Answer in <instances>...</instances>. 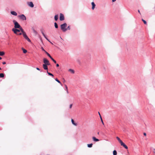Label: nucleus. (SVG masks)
<instances>
[{"mask_svg": "<svg viewBox=\"0 0 155 155\" xmlns=\"http://www.w3.org/2000/svg\"><path fill=\"white\" fill-rule=\"evenodd\" d=\"M36 69H37V70H39H39H40V69H39V68H36Z\"/></svg>", "mask_w": 155, "mask_h": 155, "instance_id": "obj_41", "label": "nucleus"}, {"mask_svg": "<svg viewBox=\"0 0 155 155\" xmlns=\"http://www.w3.org/2000/svg\"><path fill=\"white\" fill-rule=\"evenodd\" d=\"M53 61L54 62V63H56V61L55 60H54Z\"/></svg>", "mask_w": 155, "mask_h": 155, "instance_id": "obj_38", "label": "nucleus"}, {"mask_svg": "<svg viewBox=\"0 0 155 155\" xmlns=\"http://www.w3.org/2000/svg\"><path fill=\"white\" fill-rule=\"evenodd\" d=\"M91 5H92V10H94L95 6V4L94 2H93L91 3Z\"/></svg>", "mask_w": 155, "mask_h": 155, "instance_id": "obj_14", "label": "nucleus"}, {"mask_svg": "<svg viewBox=\"0 0 155 155\" xmlns=\"http://www.w3.org/2000/svg\"><path fill=\"white\" fill-rule=\"evenodd\" d=\"M12 30L14 32V33L16 35L18 34V33L20 32V30L19 29H15V28H12Z\"/></svg>", "mask_w": 155, "mask_h": 155, "instance_id": "obj_3", "label": "nucleus"}, {"mask_svg": "<svg viewBox=\"0 0 155 155\" xmlns=\"http://www.w3.org/2000/svg\"><path fill=\"white\" fill-rule=\"evenodd\" d=\"M67 29H67H68V30H70V27L69 26H68V27H67V28H66Z\"/></svg>", "mask_w": 155, "mask_h": 155, "instance_id": "obj_34", "label": "nucleus"}, {"mask_svg": "<svg viewBox=\"0 0 155 155\" xmlns=\"http://www.w3.org/2000/svg\"><path fill=\"white\" fill-rule=\"evenodd\" d=\"M100 118H101V122H102V124H104V122H103V120H102V119L101 117V116H100Z\"/></svg>", "mask_w": 155, "mask_h": 155, "instance_id": "obj_32", "label": "nucleus"}, {"mask_svg": "<svg viewBox=\"0 0 155 155\" xmlns=\"http://www.w3.org/2000/svg\"><path fill=\"white\" fill-rule=\"evenodd\" d=\"M58 19V15H56L54 16V19L55 21H57Z\"/></svg>", "mask_w": 155, "mask_h": 155, "instance_id": "obj_18", "label": "nucleus"}, {"mask_svg": "<svg viewBox=\"0 0 155 155\" xmlns=\"http://www.w3.org/2000/svg\"><path fill=\"white\" fill-rule=\"evenodd\" d=\"M41 31L42 34L43 35V36L44 37L48 40V41H49L50 42V41L48 39V38L46 37L45 35V34L44 33V32H43V29H41Z\"/></svg>", "mask_w": 155, "mask_h": 155, "instance_id": "obj_9", "label": "nucleus"}, {"mask_svg": "<svg viewBox=\"0 0 155 155\" xmlns=\"http://www.w3.org/2000/svg\"><path fill=\"white\" fill-rule=\"evenodd\" d=\"M13 21L14 24L15 28L17 29L19 28H20V25L18 23L17 21H16L15 20H13Z\"/></svg>", "mask_w": 155, "mask_h": 155, "instance_id": "obj_2", "label": "nucleus"}, {"mask_svg": "<svg viewBox=\"0 0 155 155\" xmlns=\"http://www.w3.org/2000/svg\"><path fill=\"white\" fill-rule=\"evenodd\" d=\"M28 5L29 6L32 8L34 7V5L32 2H28Z\"/></svg>", "mask_w": 155, "mask_h": 155, "instance_id": "obj_10", "label": "nucleus"}, {"mask_svg": "<svg viewBox=\"0 0 155 155\" xmlns=\"http://www.w3.org/2000/svg\"><path fill=\"white\" fill-rule=\"evenodd\" d=\"M117 139L120 142V143L122 142V141L118 137H116Z\"/></svg>", "mask_w": 155, "mask_h": 155, "instance_id": "obj_17", "label": "nucleus"}, {"mask_svg": "<svg viewBox=\"0 0 155 155\" xmlns=\"http://www.w3.org/2000/svg\"><path fill=\"white\" fill-rule=\"evenodd\" d=\"M92 139L93 141L95 142H97L99 141V140L98 139H97L95 137H92Z\"/></svg>", "mask_w": 155, "mask_h": 155, "instance_id": "obj_13", "label": "nucleus"}, {"mask_svg": "<svg viewBox=\"0 0 155 155\" xmlns=\"http://www.w3.org/2000/svg\"><path fill=\"white\" fill-rule=\"evenodd\" d=\"M23 37L26 40H27L28 41L30 42L31 40L29 39V38H28V36L26 34V33H24V34H23Z\"/></svg>", "mask_w": 155, "mask_h": 155, "instance_id": "obj_5", "label": "nucleus"}, {"mask_svg": "<svg viewBox=\"0 0 155 155\" xmlns=\"http://www.w3.org/2000/svg\"><path fill=\"white\" fill-rule=\"evenodd\" d=\"M19 30H20V31H21V33L22 34V35L25 33V32L24 31L23 29H22V27L21 26L20 28H19Z\"/></svg>", "mask_w": 155, "mask_h": 155, "instance_id": "obj_11", "label": "nucleus"}, {"mask_svg": "<svg viewBox=\"0 0 155 155\" xmlns=\"http://www.w3.org/2000/svg\"><path fill=\"white\" fill-rule=\"evenodd\" d=\"M142 21L143 22V23L145 24V25H147V22L146 21H145V20H144V19H142Z\"/></svg>", "mask_w": 155, "mask_h": 155, "instance_id": "obj_28", "label": "nucleus"}, {"mask_svg": "<svg viewBox=\"0 0 155 155\" xmlns=\"http://www.w3.org/2000/svg\"><path fill=\"white\" fill-rule=\"evenodd\" d=\"M43 62L44 63V64L47 65H49L50 64L49 61L46 58H44L43 59Z\"/></svg>", "mask_w": 155, "mask_h": 155, "instance_id": "obj_4", "label": "nucleus"}, {"mask_svg": "<svg viewBox=\"0 0 155 155\" xmlns=\"http://www.w3.org/2000/svg\"><path fill=\"white\" fill-rule=\"evenodd\" d=\"M71 121L72 124H73L75 126H77L78 125L77 123H75L74 122V120L73 119H71Z\"/></svg>", "mask_w": 155, "mask_h": 155, "instance_id": "obj_16", "label": "nucleus"}, {"mask_svg": "<svg viewBox=\"0 0 155 155\" xmlns=\"http://www.w3.org/2000/svg\"><path fill=\"white\" fill-rule=\"evenodd\" d=\"M69 71H71L72 73H74V71L73 70H72V69H70Z\"/></svg>", "mask_w": 155, "mask_h": 155, "instance_id": "obj_30", "label": "nucleus"}, {"mask_svg": "<svg viewBox=\"0 0 155 155\" xmlns=\"http://www.w3.org/2000/svg\"><path fill=\"white\" fill-rule=\"evenodd\" d=\"M55 81H56L57 82H58V83H60L61 85H62V84L61 82L57 78H55Z\"/></svg>", "mask_w": 155, "mask_h": 155, "instance_id": "obj_23", "label": "nucleus"}, {"mask_svg": "<svg viewBox=\"0 0 155 155\" xmlns=\"http://www.w3.org/2000/svg\"><path fill=\"white\" fill-rule=\"evenodd\" d=\"M92 145H93L92 143H91V144H87V147H92Z\"/></svg>", "mask_w": 155, "mask_h": 155, "instance_id": "obj_21", "label": "nucleus"}, {"mask_svg": "<svg viewBox=\"0 0 155 155\" xmlns=\"http://www.w3.org/2000/svg\"><path fill=\"white\" fill-rule=\"evenodd\" d=\"M120 144L121 146H123V147H124L126 149H128V147L123 142L120 143Z\"/></svg>", "mask_w": 155, "mask_h": 155, "instance_id": "obj_8", "label": "nucleus"}, {"mask_svg": "<svg viewBox=\"0 0 155 155\" xmlns=\"http://www.w3.org/2000/svg\"><path fill=\"white\" fill-rule=\"evenodd\" d=\"M43 51H45L44 50V49H43Z\"/></svg>", "mask_w": 155, "mask_h": 155, "instance_id": "obj_46", "label": "nucleus"}, {"mask_svg": "<svg viewBox=\"0 0 155 155\" xmlns=\"http://www.w3.org/2000/svg\"><path fill=\"white\" fill-rule=\"evenodd\" d=\"M22 49L24 53H26L27 52V51L25 49L22 48Z\"/></svg>", "mask_w": 155, "mask_h": 155, "instance_id": "obj_24", "label": "nucleus"}, {"mask_svg": "<svg viewBox=\"0 0 155 155\" xmlns=\"http://www.w3.org/2000/svg\"><path fill=\"white\" fill-rule=\"evenodd\" d=\"M2 59V58L0 57V60H1Z\"/></svg>", "mask_w": 155, "mask_h": 155, "instance_id": "obj_45", "label": "nucleus"}, {"mask_svg": "<svg viewBox=\"0 0 155 155\" xmlns=\"http://www.w3.org/2000/svg\"><path fill=\"white\" fill-rule=\"evenodd\" d=\"M1 69V68L0 67V70Z\"/></svg>", "mask_w": 155, "mask_h": 155, "instance_id": "obj_47", "label": "nucleus"}, {"mask_svg": "<svg viewBox=\"0 0 155 155\" xmlns=\"http://www.w3.org/2000/svg\"><path fill=\"white\" fill-rule=\"evenodd\" d=\"M11 13L13 15H15V16H16L17 15V13L15 12V11H11Z\"/></svg>", "mask_w": 155, "mask_h": 155, "instance_id": "obj_15", "label": "nucleus"}, {"mask_svg": "<svg viewBox=\"0 0 155 155\" xmlns=\"http://www.w3.org/2000/svg\"><path fill=\"white\" fill-rule=\"evenodd\" d=\"M72 104H71L70 105V107H70V108H71L72 107Z\"/></svg>", "mask_w": 155, "mask_h": 155, "instance_id": "obj_33", "label": "nucleus"}, {"mask_svg": "<svg viewBox=\"0 0 155 155\" xmlns=\"http://www.w3.org/2000/svg\"><path fill=\"white\" fill-rule=\"evenodd\" d=\"M59 66V65L58 64H56V67H58Z\"/></svg>", "mask_w": 155, "mask_h": 155, "instance_id": "obj_40", "label": "nucleus"}, {"mask_svg": "<svg viewBox=\"0 0 155 155\" xmlns=\"http://www.w3.org/2000/svg\"><path fill=\"white\" fill-rule=\"evenodd\" d=\"M54 26L56 28H58V25L57 24L56 22H55L54 23Z\"/></svg>", "mask_w": 155, "mask_h": 155, "instance_id": "obj_25", "label": "nucleus"}, {"mask_svg": "<svg viewBox=\"0 0 155 155\" xmlns=\"http://www.w3.org/2000/svg\"><path fill=\"white\" fill-rule=\"evenodd\" d=\"M22 34V33H18V34H17V35H21Z\"/></svg>", "mask_w": 155, "mask_h": 155, "instance_id": "obj_36", "label": "nucleus"}, {"mask_svg": "<svg viewBox=\"0 0 155 155\" xmlns=\"http://www.w3.org/2000/svg\"><path fill=\"white\" fill-rule=\"evenodd\" d=\"M138 12H139V13L140 14H141V13H140V10H138Z\"/></svg>", "mask_w": 155, "mask_h": 155, "instance_id": "obj_42", "label": "nucleus"}, {"mask_svg": "<svg viewBox=\"0 0 155 155\" xmlns=\"http://www.w3.org/2000/svg\"><path fill=\"white\" fill-rule=\"evenodd\" d=\"M117 151L115 150H114L113 151V155H117Z\"/></svg>", "mask_w": 155, "mask_h": 155, "instance_id": "obj_22", "label": "nucleus"}, {"mask_svg": "<svg viewBox=\"0 0 155 155\" xmlns=\"http://www.w3.org/2000/svg\"><path fill=\"white\" fill-rule=\"evenodd\" d=\"M98 114H99V115L100 116H101V115L100 114L99 112H98Z\"/></svg>", "mask_w": 155, "mask_h": 155, "instance_id": "obj_44", "label": "nucleus"}, {"mask_svg": "<svg viewBox=\"0 0 155 155\" xmlns=\"http://www.w3.org/2000/svg\"><path fill=\"white\" fill-rule=\"evenodd\" d=\"M33 31L34 33H35V34H37V31H35V29H33Z\"/></svg>", "mask_w": 155, "mask_h": 155, "instance_id": "obj_31", "label": "nucleus"}, {"mask_svg": "<svg viewBox=\"0 0 155 155\" xmlns=\"http://www.w3.org/2000/svg\"><path fill=\"white\" fill-rule=\"evenodd\" d=\"M50 58L53 61L54 60V59L51 56Z\"/></svg>", "mask_w": 155, "mask_h": 155, "instance_id": "obj_35", "label": "nucleus"}, {"mask_svg": "<svg viewBox=\"0 0 155 155\" xmlns=\"http://www.w3.org/2000/svg\"><path fill=\"white\" fill-rule=\"evenodd\" d=\"M45 53L49 57H51V56L47 52V51H45Z\"/></svg>", "mask_w": 155, "mask_h": 155, "instance_id": "obj_29", "label": "nucleus"}, {"mask_svg": "<svg viewBox=\"0 0 155 155\" xmlns=\"http://www.w3.org/2000/svg\"><path fill=\"white\" fill-rule=\"evenodd\" d=\"M67 27V24L66 23H64L61 25V28L63 32H65L67 30L66 28Z\"/></svg>", "mask_w": 155, "mask_h": 155, "instance_id": "obj_1", "label": "nucleus"}, {"mask_svg": "<svg viewBox=\"0 0 155 155\" xmlns=\"http://www.w3.org/2000/svg\"><path fill=\"white\" fill-rule=\"evenodd\" d=\"M143 135H144L145 136H146V134L145 133H143Z\"/></svg>", "mask_w": 155, "mask_h": 155, "instance_id": "obj_39", "label": "nucleus"}, {"mask_svg": "<svg viewBox=\"0 0 155 155\" xmlns=\"http://www.w3.org/2000/svg\"><path fill=\"white\" fill-rule=\"evenodd\" d=\"M59 18H60V20L61 21H63L64 20V16L62 14L60 13V14Z\"/></svg>", "mask_w": 155, "mask_h": 155, "instance_id": "obj_6", "label": "nucleus"}, {"mask_svg": "<svg viewBox=\"0 0 155 155\" xmlns=\"http://www.w3.org/2000/svg\"><path fill=\"white\" fill-rule=\"evenodd\" d=\"M47 72L49 75L52 76V77L54 76V75L48 72V71H47Z\"/></svg>", "mask_w": 155, "mask_h": 155, "instance_id": "obj_26", "label": "nucleus"}, {"mask_svg": "<svg viewBox=\"0 0 155 155\" xmlns=\"http://www.w3.org/2000/svg\"><path fill=\"white\" fill-rule=\"evenodd\" d=\"M47 65L45 64H43V68L45 70H48V68Z\"/></svg>", "mask_w": 155, "mask_h": 155, "instance_id": "obj_12", "label": "nucleus"}, {"mask_svg": "<svg viewBox=\"0 0 155 155\" xmlns=\"http://www.w3.org/2000/svg\"><path fill=\"white\" fill-rule=\"evenodd\" d=\"M65 87L66 90L67 91V94L68 93V88L67 86L66 85H65Z\"/></svg>", "mask_w": 155, "mask_h": 155, "instance_id": "obj_20", "label": "nucleus"}, {"mask_svg": "<svg viewBox=\"0 0 155 155\" xmlns=\"http://www.w3.org/2000/svg\"><path fill=\"white\" fill-rule=\"evenodd\" d=\"M19 16L20 18L23 20H26V18L24 15H19Z\"/></svg>", "mask_w": 155, "mask_h": 155, "instance_id": "obj_7", "label": "nucleus"}, {"mask_svg": "<svg viewBox=\"0 0 155 155\" xmlns=\"http://www.w3.org/2000/svg\"><path fill=\"white\" fill-rule=\"evenodd\" d=\"M5 54V52L4 51H0V56H3Z\"/></svg>", "mask_w": 155, "mask_h": 155, "instance_id": "obj_19", "label": "nucleus"}, {"mask_svg": "<svg viewBox=\"0 0 155 155\" xmlns=\"http://www.w3.org/2000/svg\"><path fill=\"white\" fill-rule=\"evenodd\" d=\"M2 64H6V62H2Z\"/></svg>", "mask_w": 155, "mask_h": 155, "instance_id": "obj_37", "label": "nucleus"}, {"mask_svg": "<svg viewBox=\"0 0 155 155\" xmlns=\"http://www.w3.org/2000/svg\"><path fill=\"white\" fill-rule=\"evenodd\" d=\"M116 1V0H112V1L113 2H114Z\"/></svg>", "mask_w": 155, "mask_h": 155, "instance_id": "obj_43", "label": "nucleus"}, {"mask_svg": "<svg viewBox=\"0 0 155 155\" xmlns=\"http://www.w3.org/2000/svg\"><path fill=\"white\" fill-rule=\"evenodd\" d=\"M4 76V75L3 73L0 74V77L1 78H3Z\"/></svg>", "mask_w": 155, "mask_h": 155, "instance_id": "obj_27", "label": "nucleus"}]
</instances>
